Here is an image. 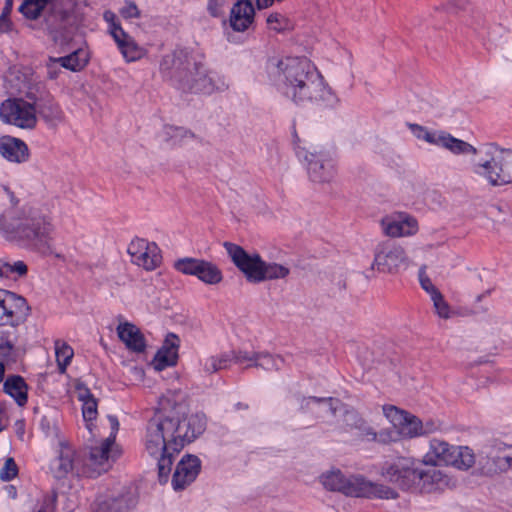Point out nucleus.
Here are the masks:
<instances>
[{
    "instance_id": "nucleus-18",
    "label": "nucleus",
    "mask_w": 512,
    "mask_h": 512,
    "mask_svg": "<svg viewBox=\"0 0 512 512\" xmlns=\"http://www.w3.org/2000/svg\"><path fill=\"white\" fill-rule=\"evenodd\" d=\"M26 300L7 290H0V326H15L23 321L28 312Z\"/></svg>"
},
{
    "instance_id": "nucleus-54",
    "label": "nucleus",
    "mask_w": 512,
    "mask_h": 512,
    "mask_svg": "<svg viewBox=\"0 0 512 512\" xmlns=\"http://www.w3.org/2000/svg\"><path fill=\"white\" fill-rule=\"evenodd\" d=\"M131 374L133 376V379L138 382H142L145 377V372L143 368L134 366L131 368Z\"/></svg>"
},
{
    "instance_id": "nucleus-32",
    "label": "nucleus",
    "mask_w": 512,
    "mask_h": 512,
    "mask_svg": "<svg viewBox=\"0 0 512 512\" xmlns=\"http://www.w3.org/2000/svg\"><path fill=\"white\" fill-rule=\"evenodd\" d=\"M4 391L20 406L28 400V386L20 376L9 377L4 383Z\"/></svg>"
},
{
    "instance_id": "nucleus-40",
    "label": "nucleus",
    "mask_w": 512,
    "mask_h": 512,
    "mask_svg": "<svg viewBox=\"0 0 512 512\" xmlns=\"http://www.w3.org/2000/svg\"><path fill=\"white\" fill-rule=\"evenodd\" d=\"M231 353H233V364L236 363L245 368L256 367L258 352L239 350Z\"/></svg>"
},
{
    "instance_id": "nucleus-47",
    "label": "nucleus",
    "mask_w": 512,
    "mask_h": 512,
    "mask_svg": "<svg viewBox=\"0 0 512 512\" xmlns=\"http://www.w3.org/2000/svg\"><path fill=\"white\" fill-rule=\"evenodd\" d=\"M226 0H209L207 9L211 16L219 17L224 14Z\"/></svg>"
},
{
    "instance_id": "nucleus-4",
    "label": "nucleus",
    "mask_w": 512,
    "mask_h": 512,
    "mask_svg": "<svg viewBox=\"0 0 512 512\" xmlns=\"http://www.w3.org/2000/svg\"><path fill=\"white\" fill-rule=\"evenodd\" d=\"M412 135L420 141L448 151L457 157H475L471 161L472 171L486 179L492 185H503L512 181V174L503 167L499 150L493 144H485L477 148L463 139L453 136L446 130L430 129L417 123H407Z\"/></svg>"
},
{
    "instance_id": "nucleus-33",
    "label": "nucleus",
    "mask_w": 512,
    "mask_h": 512,
    "mask_svg": "<svg viewBox=\"0 0 512 512\" xmlns=\"http://www.w3.org/2000/svg\"><path fill=\"white\" fill-rule=\"evenodd\" d=\"M89 59L90 53L87 48H79L67 56L59 57L60 66L72 72L84 69Z\"/></svg>"
},
{
    "instance_id": "nucleus-1",
    "label": "nucleus",
    "mask_w": 512,
    "mask_h": 512,
    "mask_svg": "<svg viewBox=\"0 0 512 512\" xmlns=\"http://www.w3.org/2000/svg\"><path fill=\"white\" fill-rule=\"evenodd\" d=\"M452 449V443L432 438L421 460L411 456L393 457L381 464L379 475L404 491L441 493L456 486L451 473L437 468L449 467Z\"/></svg>"
},
{
    "instance_id": "nucleus-29",
    "label": "nucleus",
    "mask_w": 512,
    "mask_h": 512,
    "mask_svg": "<svg viewBox=\"0 0 512 512\" xmlns=\"http://www.w3.org/2000/svg\"><path fill=\"white\" fill-rule=\"evenodd\" d=\"M0 154L10 162L20 163L28 159L29 149L22 140L6 135L0 137Z\"/></svg>"
},
{
    "instance_id": "nucleus-57",
    "label": "nucleus",
    "mask_w": 512,
    "mask_h": 512,
    "mask_svg": "<svg viewBox=\"0 0 512 512\" xmlns=\"http://www.w3.org/2000/svg\"><path fill=\"white\" fill-rule=\"evenodd\" d=\"M5 267H6V260L0 259V278H7Z\"/></svg>"
},
{
    "instance_id": "nucleus-60",
    "label": "nucleus",
    "mask_w": 512,
    "mask_h": 512,
    "mask_svg": "<svg viewBox=\"0 0 512 512\" xmlns=\"http://www.w3.org/2000/svg\"><path fill=\"white\" fill-rule=\"evenodd\" d=\"M12 6L6 5L3 9V13L6 17L10 13Z\"/></svg>"
},
{
    "instance_id": "nucleus-59",
    "label": "nucleus",
    "mask_w": 512,
    "mask_h": 512,
    "mask_svg": "<svg viewBox=\"0 0 512 512\" xmlns=\"http://www.w3.org/2000/svg\"><path fill=\"white\" fill-rule=\"evenodd\" d=\"M8 493H9V495H10L11 497H13V498H14V497L16 496V490H15V488H14V487H12V486H10V487L8 488Z\"/></svg>"
},
{
    "instance_id": "nucleus-53",
    "label": "nucleus",
    "mask_w": 512,
    "mask_h": 512,
    "mask_svg": "<svg viewBox=\"0 0 512 512\" xmlns=\"http://www.w3.org/2000/svg\"><path fill=\"white\" fill-rule=\"evenodd\" d=\"M469 4L468 0H451L448 2V9L454 10V9H465L467 5Z\"/></svg>"
},
{
    "instance_id": "nucleus-49",
    "label": "nucleus",
    "mask_w": 512,
    "mask_h": 512,
    "mask_svg": "<svg viewBox=\"0 0 512 512\" xmlns=\"http://www.w3.org/2000/svg\"><path fill=\"white\" fill-rule=\"evenodd\" d=\"M60 67L59 58H50L47 62V73L49 78L55 79L59 74Z\"/></svg>"
},
{
    "instance_id": "nucleus-52",
    "label": "nucleus",
    "mask_w": 512,
    "mask_h": 512,
    "mask_svg": "<svg viewBox=\"0 0 512 512\" xmlns=\"http://www.w3.org/2000/svg\"><path fill=\"white\" fill-rule=\"evenodd\" d=\"M19 12L22 13L27 19L32 18V0H23L19 7Z\"/></svg>"
},
{
    "instance_id": "nucleus-15",
    "label": "nucleus",
    "mask_w": 512,
    "mask_h": 512,
    "mask_svg": "<svg viewBox=\"0 0 512 512\" xmlns=\"http://www.w3.org/2000/svg\"><path fill=\"white\" fill-rule=\"evenodd\" d=\"M174 268L185 275L195 276L207 285H217L223 280L221 269L213 262L185 257L174 262Z\"/></svg>"
},
{
    "instance_id": "nucleus-31",
    "label": "nucleus",
    "mask_w": 512,
    "mask_h": 512,
    "mask_svg": "<svg viewBox=\"0 0 512 512\" xmlns=\"http://www.w3.org/2000/svg\"><path fill=\"white\" fill-rule=\"evenodd\" d=\"M347 475L338 468H330L322 472L318 481L322 487L330 492H339L344 495Z\"/></svg>"
},
{
    "instance_id": "nucleus-7",
    "label": "nucleus",
    "mask_w": 512,
    "mask_h": 512,
    "mask_svg": "<svg viewBox=\"0 0 512 512\" xmlns=\"http://www.w3.org/2000/svg\"><path fill=\"white\" fill-rule=\"evenodd\" d=\"M224 247L234 265L251 283H261L269 280L286 278L290 269L279 263L266 262L258 253H249L241 246L225 242Z\"/></svg>"
},
{
    "instance_id": "nucleus-25",
    "label": "nucleus",
    "mask_w": 512,
    "mask_h": 512,
    "mask_svg": "<svg viewBox=\"0 0 512 512\" xmlns=\"http://www.w3.org/2000/svg\"><path fill=\"white\" fill-rule=\"evenodd\" d=\"M113 40L126 62H136L146 56L147 50L124 30L114 29Z\"/></svg>"
},
{
    "instance_id": "nucleus-21",
    "label": "nucleus",
    "mask_w": 512,
    "mask_h": 512,
    "mask_svg": "<svg viewBox=\"0 0 512 512\" xmlns=\"http://www.w3.org/2000/svg\"><path fill=\"white\" fill-rule=\"evenodd\" d=\"M201 470V460L196 455L186 454L178 462L172 477L174 490H182L195 481Z\"/></svg>"
},
{
    "instance_id": "nucleus-61",
    "label": "nucleus",
    "mask_w": 512,
    "mask_h": 512,
    "mask_svg": "<svg viewBox=\"0 0 512 512\" xmlns=\"http://www.w3.org/2000/svg\"><path fill=\"white\" fill-rule=\"evenodd\" d=\"M6 5L12 6V0H6Z\"/></svg>"
},
{
    "instance_id": "nucleus-20",
    "label": "nucleus",
    "mask_w": 512,
    "mask_h": 512,
    "mask_svg": "<svg viewBox=\"0 0 512 512\" xmlns=\"http://www.w3.org/2000/svg\"><path fill=\"white\" fill-rule=\"evenodd\" d=\"M132 500L112 489L99 490L90 504L91 512H124Z\"/></svg>"
},
{
    "instance_id": "nucleus-36",
    "label": "nucleus",
    "mask_w": 512,
    "mask_h": 512,
    "mask_svg": "<svg viewBox=\"0 0 512 512\" xmlns=\"http://www.w3.org/2000/svg\"><path fill=\"white\" fill-rule=\"evenodd\" d=\"M285 364L284 358L278 354H270L268 352H258L257 368L265 371H278Z\"/></svg>"
},
{
    "instance_id": "nucleus-46",
    "label": "nucleus",
    "mask_w": 512,
    "mask_h": 512,
    "mask_svg": "<svg viewBox=\"0 0 512 512\" xmlns=\"http://www.w3.org/2000/svg\"><path fill=\"white\" fill-rule=\"evenodd\" d=\"M55 511V495L47 494L43 495L40 500H38L37 511L36 512H54Z\"/></svg>"
},
{
    "instance_id": "nucleus-56",
    "label": "nucleus",
    "mask_w": 512,
    "mask_h": 512,
    "mask_svg": "<svg viewBox=\"0 0 512 512\" xmlns=\"http://www.w3.org/2000/svg\"><path fill=\"white\" fill-rule=\"evenodd\" d=\"M10 27H11V23H10L9 19L4 14H2L0 16V33L9 31Z\"/></svg>"
},
{
    "instance_id": "nucleus-38",
    "label": "nucleus",
    "mask_w": 512,
    "mask_h": 512,
    "mask_svg": "<svg viewBox=\"0 0 512 512\" xmlns=\"http://www.w3.org/2000/svg\"><path fill=\"white\" fill-rule=\"evenodd\" d=\"M430 300L433 304L434 313L439 318L447 320L454 316L455 313L452 307L440 291L431 296Z\"/></svg>"
},
{
    "instance_id": "nucleus-14",
    "label": "nucleus",
    "mask_w": 512,
    "mask_h": 512,
    "mask_svg": "<svg viewBox=\"0 0 512 512\" xmlns=\"http://www.w3.org/2000/svg\"><path fill=\"white\" fill-rule=\"evenodd\" d=\"M410 266V259L404 247L384 243L375 251L372 268L382 273L396 274Z\"/></svg>"
},
{
    "instance_id": "nucleus-58",
    "label": "nucleus",
    "mask_w": 512,
    "mask_h": 512,
    "mask_svg": "<svg viewBox=\"0 0 512 512\" xmlns=\"http://www.w3.org/2000/svg\"><path fill=\"white\" fill-rule=\"evenodd\" d=\"M6 427V424L4 422V415L2 412H0V432L3 431Z\"/></svg>"
},
{
    "instance_id": "nucleus-42",
    "label": "nucleus",
    "mask_w": 512,
    "mask_h": 512,
    "mask_svg": "<svg viewBox=\"0 0 512 512\" xmlns=\"http://www.w3.org/2000/svg\"><path fill=\"white\" fill-rule=\"evenodd\" d=\"M418 279L421 288L429 295V298L439 292V289L433 284L426 273V267L422 266L418 271Z\"/></svg>"
},
{
    "instance_id": "nucleus-39",
    "label": "nucleus",
    "mask_w": 512,
    "mask_h": 512,
    "mask_svg": "<svg viewBox=\"0 0 512 512\" xmlns=\"http://www.w3.org/2000/svg\"><path fill=\"white\" fill-rule=\"evenodd\" d=\"M266 24L269 30L284 32L292 28V22L285 15L272 12L267 16Z\"/></svg>"
},
{
    "instance_id": "nucleus-12",
    "label": "nucleus",
    "mask_w": 512,
    "mask_h": 512,
    "mask_svg": "<svg viewBox=\"0 0 512 512\" xmlns=\"http://www.w3.org/2000/svg\"><path fill=\"white\" fill-rule=\"evenodd\" d=\"M344 495L367 499H396L398 493L388 485L374 482L361 474L347 476Z\"/></svg>"
},
{
    "instance_id": "nucleus-23",
    "label": "nucleus",
    "mask_w": 512,
    "mask_h": 512,
    "mask_svg": "<svg viewBox=\"0 0 512 512\" xmlns=\"http://www.w3.org/2000/svg\"><path fill=\"white\" fill-rule=\"evenodd\" d=\"M76 397L81 403L82 417L85 427L91 434L95 436L96 419L98 416V403L94 395L84 384L76 385Z\"/></svg>"
},
{
    "instance_id": "nucleus-30",
    "label": "nucleus",
    "mask_w": 512,
    "mask_h": 512,
    "mask_svg": "<svg viewBox=\"0 0 512 512\" xmlns=\"http://www.w3.org/2000/svg\"><path fill=\"white\" fill-rule=\"evenodd\" d=\"M475 465L476 453L470 446L453 444L449 467L457 471L467 472Z\"/></svg>"
},
{
    "instance_id": "nucleus-13",
    "label": "nucleus",
    "mask_w": 512,
    "mask_h": 512,
    "mask_svg": "<svg viewBox=\"0 0 512 512\" xmlns=\"http://www.w3.org/2000/svg\"><path fill=\"white\" fill-rule=\"evenodd\" d=\"M48 472L56 480L67 479L73 474L83 476L76 450L66 440L58 441L54 449V456L49 461Z\"/></svg>"
},
{
    "instance_id": "nucleus-10",
    "label": "nucleus",
    "mask_w": 512,
    "mask_h": 512,
    "mask_svg": "<svg viewBox=\"0 0 512 512\" xmlns=\"http://www.w3.org/2000/svg\"><path fill=\"white\" fill-rule=\"evenodd\" d=\"M112 434L104 439L99 445L91 447L89 457L82 466V475L86 477H97L107 472L111 467V451L118 431L119 423L115 417L110 416Z\"/></svg>"
},
{
    "instance_id": "nucleus-26",
    "label": "nucleus",
    "mask_w": 512,
    "mask_h": 512,
    "mask_svg": "<svg viewBox=\"0 0 512 512\" xmlns=\"http://www.w3.org/2000/svg\"><path fill=\"white\" fill-rule=\"evenodd\" d=\"M255 11L249 0L237 1L230 10L229 25L237 32H244L253 24Z\"/></svg>"
},
{
    "instance_id": "nucleus-16",
    "label": "nucleus",
    "mask_w": 512,
    "mask_h": 512,
    "mask_svg": "<svg viewBox=\"0 0 512 512\" xmlns=\"http://www.w3.org/2000/svg\"><path fill=\"white\" fill-rule=\"evenodd\" d=\"M127 253L131 263L145 271L155 270L162 262L158 245L144 238H133L127 246Z\"/></svg>"
},
{
    "instance_id": "nucleus-28",
    "label": "nucleus",
    "mask_w": 512,
    "mask_h": 512,
    "mask_svg": "<svg viewBox=\"0 0 512 512\" xmlns=\"http://www.w3.org/2000/svg\"><path fill=\"white\" fill-rule=\"evenodd\" d=\"M119 339L125 347L135 353H142L146 349V341L140 329L130 322H120L116 328Z\"/></svg>"
},
{
    "instance_id": "nucleus-8",
    "label": "nucleus",
    "mask_w": 512,
    "mask_h": 512,
    "mask_svg": "<svg viewBox=\"0 0 512 512\" xmlns=\"http://www.w3.org/2000/svg\"><path fill=\"white\" fill-rule=\"evenodd\" d=\"M295 155L310 182L323 185L336 180L337 161L328 152L298 143L295 145Z\"/></svg>"
},
{
    "instance_id": "nucleus-44",
    "label": "nucleus",
    "mask_w": 512,
    "mask_h": 512,
    "mask_svg": "<svg viewBox=\"0 0 512 512\" xmlns=\"http://www.w3.org/2000/svg\"><path fill=\"white\" fill-rule=\"evenodd\" d=\"M33 3L34 19H36L40 12L43 10L54 12L59 4V0H33Z\"/></svg>"
},
{
    "instance_id": "nucleus-11",
    "label": "nucleus",
    "mask_w": 512,
    "mask_h": 512,
    "mask_svg": "<svg viewBox=\"0 0 512 512\" xmlns=\"http://www.w3.org/2000/svg\"><path fill=\"white\" fill-rule=\"evenodd\" d=\"M511 467L509 445L503 442H495L484 446L476 453V465L474 468L479 474H493L498 471H505Z\"/></svg>"
},
{
    "instance_id": "nucleus-6",
    "label": "nucleus",
    "mask_w": 512,
    "mask_h": 512,
    "mask_svg": "<svg viewBox=\"0 0 512 512\" xmlns=\"http://www.w3.org/2000/svg\"><path fill=\"white\" fill-rule=\"evenodd\" d=\"M382 414L391 425V430L376 432L356 411L347 412L348 425L356 428V435L381 443H395L419 437V417L392 404L382 406Z\"/></svg>"
},
{
    "instance_id": "nucleus-27",
    "label": "nucleus",
    "mask_w": 512,
    "mask_h": 512,
    "mask_svg": "<svg viewBox=\"0 0 512 512\" xmlns=\"http://www.w3.org/2000/svg\"><path fill=\"white\" fill-rule=\"evenodd\" d=\"M36 115L50 127L58 126L64 118L60 106L50 95L34 101V119Z\"/></svg>"
},
{
    "instance_id": "nucleus-5",
    "label": "nucleus",
    "mask_w": 512,
    "mask_h": 512,
    "mask_svg": "<svg viewBox=\"0 0 512 512\" xmlns=\"http://www.w3.org/2000/svg\"><path fill=\"white\" fill-rule=\"evenodd\" d=\"M161 71L174 79L183 90L210 95L222 90L224 81L208 69L200 52L179 49L164 56Z\"/></svg>"
},
{
    "instance_id": "nucleus-22",
    "label": "nucleus",
    "mask_w": 512,
    "mask_h": 512,
    "mask_svg": "<svg viewBox=\"0 0 512 512\" xmlns=\"http://www.w3.org/2000/svg\"><path fill=\"white\" fill-rule=\"evenodd\" d=\"M179 348V337L173 333L168 334L151 361L152 367L156 371H163L175 366L179 358Z\"/></svg>"
},
{
    "instance_id": "nucleus-37",
    "label": "nucleus",
    "mask_w": 512,
    "mask_h": 512,
    "mask_svg": "<svg viewBox=\"0 0 512 512\" xmlns=\"http://www.w3.org/2000/svg\"><path fill=\"white\" fill-rule=\"evenodd\" d=\"M329 57L338 65L347 66L352 63L351 52L336 41L330 43Z\"/></svg>"
},
{
    "instance_id": "nucleus-3",
    "label": "nucleus",
    "mask_w": 512,
    "mask_h": 512,
    "mask_svg": "<svg viewBox=\"0 0 512 512\" xmlns=\"http://www.w3.org/2000/svg\"><path fill=\"white\" fill-rule=\"evenodd\" d=\"M272 85L296 105L335 108L339 97L312 61L305 57H286L268 65Z\"/></svg>"
},
{
    "instance_id": "nucleus-41",
    "label": "nucleus",
    "mask_w": 512,
    "mask_h": 512,
    "mask_svg": "<svg viewBox=\"0 0 512 512\" xmlns=\"http://www.w3.org/2000/svg\"><path fill=\"white\" fill-rule=\"evenodd\" d=\"M6 276L10 279H16L27 274L28 266L20 260L8 261L6 260Z\"/></svg>"
},
{
    "instance_id": "nucleus-35",
    "label": "nucleus",
    "mask_w": 512,
    "mask_h": 512,
    "mask_svg": "<svg viewBox=\"0 0 512 512\" xmlns=\"http://www.w3.org/2000/svg\"><path fill=\"white\" fill-rule=\"evenodd\" d=\"M55 357L59 371L64 373L67 366L71 363L74 356L73 348L62 340H56L54 343Z\"/></svg>"
},
{
    "instance_id": "nucleus-50",
    "label": "nucleus",
    "mask_w": 512,
    "mask_h": 512,
    "mask_svg": "<svg viewBox=\"0 0 512 512\" xmlns=\"http://www.w3.org/2000/svg\"><path fill=\"white\" fill-rule=\"evenodd\" d=\"M419 425L421 426L420 432H419V437L434 433L437 430V426L431 420L422 421L419 418Z\"/></svg>"
},
{
    "instance_id": "nucleus-2",
    "label": "nucleus",
    "mask_w": 512,
    "mask_h": 512,
    "mask_svg": "<svg viewBox=\"0 0 512 512\" xmlns=\"http://www.w3.org/2000/svg\"><path fill=\"white\" fill-rule=\"evenodd\" d=\"M206 427L204 414L188 412L182 406L150 419L142 441L146 453L157 461L160 482H167L175 456L198 439Z\"/></svg>"
},
{
    "instance_id": "nucleus-51",
    "label": "nucleus",
    "mask_w": 512,
    "mask_h": 512,
    "mask_svg": "<svg viewBox=\"0 0 512 512\" xmlns=\"http://www.w3.org/2000/svg\"><path fill=\"white\" fill-rule=\"evenodd\" d=\"M122 17L126 19L135 18L138 16L139 11L135 4L127 3L120 11Z\"/></svg>"
},
{
    "instance_id": "nucleus-34",
    "label": "nucleus",
    "mask_w": 512,
    "mask_h": 512,
    "mask_svg": "<svg viewBox=\"0 0 512 512\" xmlns=\"http://www.w3.org/2000/svg\"><path fill=\"white\" fill-rule=\"evenodd\" d=\"M233 364V353L223 352L211 355L201 361L203 371L208 374L215 373L222 369H227Z\"/></svg>"
},
{
    "instance_id": "nucleus-9",
    "label": "nucleus",
    "mask_w": 512,
    "mask_h": 512,
    "mask_svg": "<svg viewBox=\"0 0 512 512\" xmlns=\"http://www.w3.org/2000/svg\"><path fill=\"white\" fill-rule=\"evenodd\" d=\"M55 200L40 202L34 211V252L42 255L53 253L55 234Z\"/></svg>"
},
{
    "instance_id": "nucleus-55",
    "label": "nucleus",
    "mask_w": 512,
    "mask_h": 512,
    "mask_svg": "<svg viewBox=\"0 0 512 512\" xmlns=\"http://www.w3.org/2000/svg\"><path fill=\"white\" fill-rule=\"evenodd\" d=\"M283 0H256V6L258 9H266L273 6L275 3L282 2Z\"/></svg>"
},
{
    "instance_id": "nucleus-17",
    "label": "nucleus",
    "mask_w": 512,
    "mask_h": 512,
    "mask_svg": "<svg viewBox=\"0 0 512 512\" xmlns=\"http://www.w3.org/2000/svg\"><path fill=\"white\" fill-rule=\"evenodd\" d=\"M382 232L391 238H406L415 236L419 231V223L416 217L404 212L394 211L380 221Z\"/></svg>"
},
{
    "instance_id": "nucleus-43",
    "label": "nucleus",
    "mask_w": 512,
    "mask_h": 512,
    "mask_svg": "<svg viewBox=\"0 0 512 512\" xmlns=\"http://www.w3.org/2000/svg\"><path fill=\"white\" fill-rule=\"evenodd\" d=\"M18 474V467L13 458H7L3 467L0 469V479L10 481Z\"/></svg>"
},
{
    "instance_id": "nucleus-45",
    "label": "nucleus",
    "mask_w": 512,
    "mask_h": 512,
    "mask_svg": "<svg viewBox=\"0 0 512 512\" xmlns=\"http://www.w3.org/2000/svg\"><path fill=\"white\" fill-rule=\"evenodd\" d=\"M12 343L8 340H0V383L4 380L5 375V358L12 350Z\"/></svg>"
},
{
    "instance_id": "nucleus-24",
    "label": "nucleus",
    "mask_w": 512,
    "mask_h": 512,
    "mask_svg": "<svg viewBox=\"0 0 512 512\" xmlns=\"http://www.w3.org/2000/svg\"><path fill=\"white\" fill-rule=\"evenodd\" d=\"M304 407L321 417H326L328 415L337 416V414L343 413V421L345 425L351 430L356 431V428L348 425L345 419L346 413L351 412L352 410H344L337 399L309 397L304 400Z\"/></svg>"
},
{
    "instance_id": "nucleus-48",
    "label": "nucleus",
    "mask_w": 512,
    "mask_h": 512,
    "mask_svg": "<svg viewBox=\"0 0 512 512\" xmlns=\"http://www.w3.org/2000/svg\"><path fill=\"white\" fill-rule=\"evenodd\" d=\"M104 20L108 24V32L113 37V31L114 29L123 30V28L120 26V24L117 21L116 15L111 11H106L103 14Z\"/></svg>"
},
{
    "instance_id": "nucleus-19",
    "label": "nucleus",
    "mask_w": 512,
    "mask_h": 512,
    "mask_svg": "<svg viewBox=\"0 0 512 512\" xmlns=\"http://www.w3.org/2000/svg\"><path fill=\"white\" fill-rule=\"evenodd\" d=\"M0 118L3 122L20 128L32 126V106L23 99H8L0 107Z\"/></svg>"
}]
</instances>
